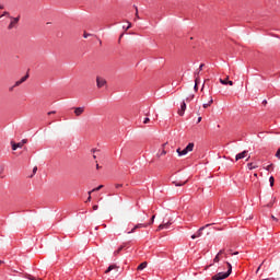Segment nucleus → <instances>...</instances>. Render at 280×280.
<instances>
[{
  "label": "nucleus",
  "instance_id": "nucleus-8",
  "mask_svg": "<svg viewBox=\"0 0 280 280\" xmlns=\"http://www.w3.org/2000/svg\"><path fill=\"white\" fill-rule=\"evenodd\" d=\"M18 23H19V18H11V22L8 26V30H14V27H16Z\"/></svg>",
  "mask_w": 280,
  "mask_h": 280
},
{
  "label": "nucleus",
  "instance_id": "nucleus-53",
  "mask_svg": "<svg viewBox=\"0 0 280 280\" xmlns=\"http://www.w3.org/2000/svg\"><path fill=\"white\" fill-rule=\"evenodd\" d=\"M248 159H250V158H247V160H246V161H248Z\"/></svg>",
  "mask_w": 280,
  "mask_h": 280
},
{
  "label": "nucleus",
  "instance_id": "nucleus-21",
  "mask_svg": "<svg viewBox=\"0 0 280 280\" xmlns=\"http://www.w3.org/2000/svg\"><path fill=\"white\" fill-rule=\"evenodd\" d=\"M248 170H257V165L255 163L247 164Z\"/></svg>",
  "mask_w": 280,
  "mask_h": 280
},
{
  "label": "nucleus",
  "instance_id": "nucleus-28",
  "mask_svg": "<svg viewBox=\"0 0 280 280\" xmlns=\"http://www.w3.org/2000/svg\"><path fill=\"white\" fill-rule=\"evenodd\" d=\"M3 16H10V13L8 11H4L2 15H0V19H3Z\"/></svg>",
  "mask_w": 280,
  "mask_h": 280
},
{
  "label": "nucleus",
  "instance_id": "nucleus-24",
  "mask_svg": "<svg viewBox=\"0 0 280 280\" xmlns=\"http://www.w3.org/2000/svg\"><path fill=\"white\" fill-rule=\"evenodd\" d=\"M135 10H136V19H141L139 16V8H137V5H133Z\"/></svg>",
  "mask_w": 280,
  "mask_h": 280
},
{
  "label": "nucleus",
  "instance_id": "nucleus-33",
  "mask_svg": "<svg viewBox=\"0 0 280 280\" xmlns=\"http://www.w3.org/2000/svg\"><path fill=\"white\" fill-rule=\"evenodd\" d=\"M143 124H150V118L149 117L144 118Z\"/></svg>",
  "mask_w": 280,
  "mask_h": 280
},
{
  "label": "nucleus",
  "instance_id": "nucleus-26",
  "mask_svg": "<svg viewBox=\"0 0 280 280\" xmlns=\"http://www.w3.org/2000/svg\"><path fill=\"white\" fill-rule=\"evenodd\" d=\"M229 255H240V252H234L233 249L228 250Z\"/></svg>",
  "mask_w": 280,
  "mask_h": 280
},
{
  "label": "nucleus",
  "instance_id": "nucleus-14",
  "mask_svg": "<svg viewBox=\"0 0 280 280\" xmlns=\"http://www.w3.org/2000/svg\"><path fill=\"white\" fill-rule=\"evenodd\" d=\"M185 149L186 152H194V142H189Z\"/></svg>",
  "mask_w": 280,
  "mask_h": 280
},
{
  "label": "nucleus",
  "instance_id": "nucleus-54",
  "mask_svg": "<svg viewBox=\"0 0 280 280\" xmlns=\"http://www.w3.org/2000/svg\"><path fill=\"white\" fill-rule=\"evenodd\" d=\"M248 159H250V158H247V160H246V161H248Z\"/></svg>",
  "mask_w": 280,
  "mask_h": 280
},
{
  "label": "nucleus",
  "instance_id": "nucleus-37",
  "mask_svg": "<svg viewBox=\"0 0 280 280\" xmlns=\"http://www.w3.org/2000/svg\"><path fill=\"white\" fill-rule=\"evenodd\" d=\"M89 36H91V34H89V33L83 34V38H89Z\"/></svg>",
  "mask_w": 280,
  "mask_h": 280
},
{
  "label": "nucleus",
  "instance_id": "nucleus-22",
  "mask_svg": "<svg viewBox=\"0 0 280 280\" xmlns=\"http://www.w3.org/2000/svg\"><path fill=\"white\" fill-rule=\"evenodd\" d=\"M269 183H270V187H275V177L273 176L269 177Z\"/></svg>",
  "mask_w": 280,
  "mask_h": 280
},
{
  "label": "nucleus",
  "instance_id": "nucleus-45",
  "mask_svg": "<svg viewBox=\"0 0 280 280\" xmlns=\"http://www.w3.org/2000/svg\"><path fill=\"white\" fill-rule=\"evenodd\" d=\"M194 89L195 91H198V83L195 84Z\"/></svg>",
  "mask_w": 280,
  "mask_h": 280
},
{
  "label": "nucleus",
  "instance_id": "nucleus-18",
  "mask_svg": "<svg viewBox=\"0 0 280 280\" xmlns=\"http://www.w3.org/2000/svg\"><path fill=\"white\" fill-rule=\"evenodd\" d=\"M211 104H213V97L210 96V101L208 103H205L202 106H203V108H209V106H211Z\"/></svg>",
  "mask_w": 280,
  "mask_h": 280
},
{
  "label": "nucleus",
  "instance_id": "nucleus-50",
  "mask_svg": "<svg viewBox=\"0 0 280 280\" xmlns=\"http://www.w3.org/2000/svg\"><path fill=\"white\" fill-rule=\"evenodd\" d=\"M96 170H100V164H96Z\"/></svg>",
  "mask_w": 280,
  "mask_h": 280
},
{
  "label": "nucleus",
  "instance_id": "nucleus-30",
  "mask_svg": "<svg viewBox=\"0 0 280 280\" xmlns=\"http://www.w3.org/2000/svg\"><path fill=\"white\" fill-rule=\"evenodd\" d=\"M116 189H121L124 187V184H115Z\"/></svg>",
  "mask_w": 280,
  "mask_h": 280
},
{
  "label": "nucleus",
  "instance_id": "nucleus-11",
  "mask_svg": "<svg viewBox=\"0 0 280 280\" xmlns=\"http://www.w3.org/2000/svg\"><path fill=\"white\" fill-rule=\"evenodd\" d=\"M84 113V107H75L74 108V115L77 117H80V115H82Z\"/></svg>",
  "mask_w": 280,
  "mask_h": 280
},
{
  "label": "nucleus",
  "instance_id": "nucleus-42",
  "mask_svg": "<svg viewBox=\"0 0 280 280\" xmlns=\"http://www.w3.org/2000/svg\"><path fill=\"white\" fill-rule=\"evenodd\" d=\"M48 115H56V110L48 112Z\"/></svg>",
  "mask_w": 280,
  "mask_h": 280
},
{
  "label": "nucleus",
  "instance_id": "nucleus-15",
  "mask_svg": "<svg viewBox=\"0 0 280 280\" xmlns=\"http://www.w3.org/2000/svg\"><path fill=\"white\" fill-rule=\"evenodd\" d=\"M145 268H148V262L143 261L142 264H140L137 268V270H145Z\"/></svg>",
  "mask_w": 280,
  "mask_h": 280
},
{
  "label": "nucleus",
  "instance_id": "nucleus-38",
  "mask_svg": "<svg viewBox=\"0 0 280 280\" xmlns=\"http://www.w3.org/2000/svg\"><path fill=\"white\" fill-rule=\"evenodd\" d=\"M14 89H16V86L12 85L11 88H9L10 93H12V91H14Z\"/></svg>",
  "mask_w": 280,
  "mask_h": 280
},
{
  "label": "nucleus",
  "instance_id": "nucleus-23",
  "mask_svg": "<svg viewBox=\"0 0 280 280\" xmlns=\"http://www.w3.org/2000/svg\"><path fill=\"white\" fill-rule=\"evenodd\" d=\"M27 78H30V74H26V75L22 77V78L20 79L21 83L23 84V82H26V81H27Z\"/></svg>",
  "mask_w": 280,
  "mask_h": 280
},
{
  "label": "nucleus",
  "instance_id": "nucleus-35",
  "mask_svg": "<svg viewBox=\"0 0 280 280\" xmlns=\"http://www.w3.org/2000/svg\"><path fill=\"white\" fill-rule=\"evenodd\" d=\"M97 209H100V206L98 205H94L93 206V211H97Z\"/></svg>",
  "mask_w": 280,
  "mask_h": 280
},
{
  "label": "nucleus",
  "instance_id": "nucleus-3",
  "mask_svg": "<svg viewBox=\"0 0 280 280\" xmlns=\"http://www.w3.org/2000/svg\"><path fill=\"white\" fill-rule=\"evenodd\" d=\"M207 226H211V224H206L205 226H201L196 234H192L190 237L191 240H196L198 237H202V231L207 229Z\"/></svg>",
  "mask_w": 280,
  "mask_h": 280
},
{
  "label": "nucleus",
  "instance_id": "nucleus-36",
  "mask_svg": "<svg viewBox=\"0 0 280 280\" xmlns=\"http://www.w3.org/2000/svg\"><path fill=\"white\" fill-rule=\"evenodd\" d=\"M154 218H156V215H153V217L151 218V222H149V224H154Z\"/></svg>",
  "mask_w": 280,
  "mask_h": 280
},
{
  "label": "nucleus",
  "instance_id": "nucleus-34",
  "mask_svg": "<svg viewBox=\"0 0 280 280\" xmlns=\"http://www.w3.org/2000/svg\"><path fill=\"white\" fill-rule=\"evenodd\" d=\"M267 172H270L272 170V164H269L267 167H266Z\"/></svg>",
  "mask_w": 280,
  "mask_h": 280
},
{
  "label": "nucleus",
  "instance_id": "nucleus-16",
  "mask_svg": "<svg viewBox=\"0 0 280 280\" xmlns=\"http://www.w3.org/2000/svg\"><path fill=\"white\" fill-rule=\"evenodd\" d=\"M104 185H100L96 188H93L92 190L89 191V196H91V194H93L94 191H100V189H103Z\"/></svg>",
  "mask_w": 280,
  "mask_h": 280
},
{
  "label": "nucleus",
  "instance_id": "nucleus-1",
  "mask_svg": "<svg viewBox=\"0 0 280 280\" xmlns=\"http://www.w3.org/2000/svg\"><path fill=\"white\" fill-rule=\"evenodd\" d=\"M228 266V271L226 272H219L212 277V280H223L226 279L231 276V272H233V266L231 262L226 261L225 262Z\"/></svg>",
  "mask_w": 280,
  "mask_h": 280
},
{
  "label": "nucleus",
  "instance_id": "nucleus-46",
  "mask_svg": "<svg viewBox=\"0 0 280 280\" xmlns=\"http://www.w3.org/2000/svg\"><path fill=\"white\" fill-rule=\"evenodd\" d=\"M198 124H200L202 121V117H198Z\"/></svg>",
  "mask_w": 280,
  "mask_h": 280
},
{
  "label": "nucleus",
  "instance_id": "nucleus-20",
  "mask_svg": "<svg viewBox=\"0 0 280 280\" xmlns=\"http://www.w3.org/2000/svg\"><path fill=\"white\" fill-rule=\"evenodd\" d=\"M122 250H124V245H121L120 247H118L117 250L114 252L115 257H117V255H119Z\"/></svg>",
  "mask_w": 280,
  "mask_h": 280
},
{
  "label": "nucleus",
  "instance_id": "nucleus-12",
  "mask_svg": "<svg viewBox=\"0 0 280 280\" xmlns=\"http://www.w3.org/2000/svg\"><path fill=\"white\" fill-rule=\"evenodd\" d=\"M162 150L156 153L158 159H161V156H165L167 154V151H165V144L162 145Z\"/></svg>",
  "mask_w": 280,
  "mask_h": 280
},
{
  "label": "nucleus",
  "instance_id": "nucleus-29",
  "mask_svg": "<svg viewBox=\"0 0 280 280\" xmlns=\"http://www.w3.org/2000/svg\"><path fill=\"white\" fill-rule=\"evenodd\" d=\"M262 264H266V260H264L262 262H261V265ZM261 265L257 268V270H256V275H258L259 273V271L261 270Z\"/></svg>",
  "mask_w": 280,
  "mask_h": 280
},
{
  "label": "nucleus",
  "instance_id": "nucleus-4",
  "mask_svg": "<svg viewBox=\"0 0 280 280\" xmlns=\"http://www.w3.org/2000/svg\"><path fill=\"white\" fill-rule=\"evenodd\" d=\"M96 86H97V89H102V88L106 86V79H104L102 77H97L96 78Z\"/></svg>",
  "mask_w": 280,
  "mask_h": 280
},
{
  "label": "nucleus",
  "instance_id": "nucleus-49",
  "mask_svg": "<svg viewBox=\"0 0 280 280\" xmlns=\"http://www.w3.org/2000/svg\"><path fill=\"white\" fill-rule=\"evenodd\" d=\"M3 8H4L3 4H0V10H3Z\"/></svg>",
  "mask_w": 280,
  "mask_h": 280
},
{
  "label": "nucleus",
  "instance_id": "nucleus-25",
  "mask_svg": "<svg viewBox=\"0 0 280 280\" xmlns=\"http://www.w3.org/2000/svg\"><path fill=\"white\" fill-rule=\"evenodd\" d=\"M194 97H195L194 94L187 96L186 102H188V103L191 102L194 100Z\"/></svg>",
  "mask_w": 280,
  "mask_h": 280
},
{
  "label": "nucleus",
  "instance_id": "nucleus-10",
  "mask_svg": "<svg viewBox=\"0 0 280 280\" xmlns=\"http://www.w3.org/2000/svg\"><path fill=\"white\" fill-rule=\"evenodd\" d=\"M219 82H221L225 86L226 84H229L230 86H233V81H229V77H226L225 79H219Z\"/></svg>",
  "mask_w": 280,
  "mask_h": 280
},
{
  "label": "nucleus",
  "instance_id": "nucleus-41",
  "mask_svg": "<svg viewBox=\"0 0 280 280\" xmlns=\"http://www.w3.org/2000/svg\"><path fill=\"white\" fill-rule=\"evenodd\" d=\"M202 67H205V63H201V65L199 66V71H202Z\"/></svg>",
  "mask_w": 280,
  "mask_h": 280
},
{
  "label": "nucleus",
  "instance_id": "nucleus-27",
  "mask_svg": "<svg viewBox=\"0 0 280 280\" xmlns=\"http://www.w3.org/2000/svg\"><path fill=\"white\" fill-rule=\"evenodd\" d=\"M214 264H218L220 261V255L217 254V256L213 259Z\"/></svg>",
  "mask_w": 280,
  "mask_h": 280
},
{
  "label": "nucleus",
  "instance_id": "nucleus-2",
  "mask_svg": "<svg viewBox=\"0 0 280 280\" xmlns=\"http://www.w3.org/2000/svg\"><path fill=\"white\" fill-rule=\"evenodd\" d=\"M148 226H150V223H138V224H136V225L132 228L131 231H129V232H127V233H128V235H130V233H135V231H136L137 229H148Z\"/></svg>",
  "mask_w": 280,
  "mask_h": 280
},
{
  "label": "nucleus",
  "instance_id": "nucleus-51",
  "mask_svg": "<svg viewBox=\"0 0 280 280\" xmlns=\"http://www.w3.org/2000/svg\"><path fill=\"white\" fill-rule=\"evenodd\" d=\"M98 44L102 45V39H98Z\"/></svg>",
  "mask_w": 280,
  "mask_h": 280
},
{
  "label": "nucleus",
  "instance_id": "nucleus-43",
  "mask_svg": "<svg viewBox=\"0 0 280 280\" xmlns=\"http://www.w3.org/2000/svg\"><path fill=\"white\" fill-rule=\"evenodd\" d=\"M271 218L275 220V222H279V219H277L275 215H271Z\"/></svg>",
  "mask_w": 280,
  "mask_h": 280
},
{
  "label": "nucleus",
  "instance_id": "nucleus-19",
  "mask_svg": "<svg viewBox=\"0 0 280 280\" xmlns=\"http://www.w3.org/2000/svg\"><path fill=\"white\" fill-rule=\"evenodd\" d=\"M117 268V265H110L107 269H106V275H108V272H110L112 270H115Z\"/></svg>",
  "mask_w": 280,
  "mask_h": 280
},
{
  "label": "nucleus",
  "instance_id": "nucleus-39",
  "mask_svg": "<svg viewBox=\"0 0 280 280\" xmlns=\"http://www.w3.org/2000/svg\"><path fill=\"white\" fill-rule=\"evenodd\" d=\"M36 172H38V167H37V166H34V168H33V174H36Z\"/></svg>",
  "mask_w": 280,
  "mask_h": 280
},
{
  "label": "nucleus",
  "instance_id": "nucleus-40",
  "mask_svg": "<svg viewBox=\"0 0 280 280\" xmlns=\"http://www.w3.org/2000/svg\"><path fill=\"white\" fill-rule=\"evenodd\" d=\"M217 255H219V256L224 255V249L219 250V253Z\"/></svg>",
  "mask_w": 280,
  "mask_h": 280
},
{
  "label": "nucleus",
  "instance_id": "nucleus-48",
  "mask_svg": "<svg viewBox=\"0 0 280 280\" xmlns=\"http://www.w3.org/2000/svg\"><path fill=\"white\" fill-rule=\"evenodd\" d=\"M262 104H268V101L264 100V101H262Z\"/></svg>",
  "mask_w": 280,
  "mask_h": 280
},
{
  "label": "nucleus",
  "instance_id": "nucleus-5",
  "mask_svg": "<svg viewBox=\"0 0 280 280\" xmlns=\"http://www.w3.org/2000/svg\"><path fill=\"white\" fill-rule=\"evenodd\" d=\"M27 143V140L23 139L21 142L14 143L12 142V150H19V148H23Z\"/></svg>",
  "mask_w": 280,
  "mask_h": 280
},
{
  "label": "nucleus",
  "instance_id": "nucleus-47",
  "mask_svg": "<svg viewBox=\"0 0 280 280\" xmlns=\"http://www.w3.org/2000/svg\"><path fill=\"white\" fill-rule=\"evenodd\" d=\"M88 202H91V195H89L88 197Z\"/></svg>",
  "mask_w": 280,
  "mask_h": 280
},
{
  "label": "nucleus",
  "instance_id": "nucleus-17",
  "mask_svg": "<svg viewBox=\"0 0 280 280\" xmlns=\"http://www.w3.org/2000/svg\"><path fill=\"white\" fill-rule=\"evenodd\" d=\"M173 184L175 185V187H183V185L187 184V180H185V182H173Z\"/></svg>",
  "mask_w": 280,
  "mask_h": 280
},
{
  "label": "nucleus",
  "instance_id": "nucleus-44",
  "mask_svg": "<svg viewBox=\"0 0 280 280\" xmlns=\"http://www.w3.org/2000/svg\"><path fill=\"white\" fill-rule=\"evenodd\" d=\"M130 27H132V24L129 22V24H128L126 30H130Z\"/></svg>",
  "mask_w": 280,
  "mask_h": 280
},
{
  "label": "nucleus",
  "instance_id": "nucleus-13",
  "mask_svg": "<svg viewBox=\"0 0 280 280\" xmlns=\"http://www.w3.org/2000/svg\"><path fill=\"white\" fill-rule=\"evenodd\" d=\"M176 152H177L178 156H185V155H187V154L189 153V152L187 151V149L180 150V148H178V149L176 150Z\"/></svg>",
  "mask_w": 280,
  "mask_h": 280
},
{
  "label": "nucleus",
  "instance_id": "nucleus-9",
  "mask_svg": "<svg viewBox=\"0 0 280 280\" xmlns=\"http://www.w3.org/2000/svg\"><path fill=\"white\" fill-rule=\"evenodd\" d=\"M248 154V151H243L235 156V161H241V159H246V155Z\"/></svg>",
  "mask_w": 280,
  "mask_h": 280
},
{
  "label": "nucleus",
  "instance_id": "nucleus-52",
  "mask_svg": "<svg viewBox=\"0 0 280 280\" xmlns=\"http://www.w3.org/2000/svg\"><path fill=\"white\" fill-rule=\"evenodd\" d=\"M1 264H3V260H0V266H1Z\"/></svg>",
  "mask_w": 280,
  "mask_h": 280
},
{
  "label": "nucleus",
  "instance_id": "nucleus-6",
  "mask_svg": "<svg viewBox=\"0 0 280 280\" xmlns=\"http://www.w3.org/2000/svg\"><path fill=\"white\" fill-rule=\"evenodd\" d=\"M170 226H172V221L168 220L165 222L164 220L163 223L158 226V231H163V229H170Z\"/></svg>",
  "mask_w": 280,
  "mask_h": 280
},
{
  "label": "nucleus",
  "instance_id": "nucleus-7",
  "mask_svg": "<svg viewBox=\"0 0 280 280\" xmlns=\"http://www.w3.org/2000/svg\"><path fill=\"white\" fill-rule=\"evenodd\" d=\"M185 110H187V103L183 101L180 104V108L178 109V115L183 117V115H185Z\"/></svg>",
  "mask_w": 280,
  "mask_h": 280
},
{
  "label": "nucleus",
  "instance_id": "nucleus-32",
  "mask_svg": "<svg viewBox=\"0 0 280 280\" xmlns=\"http://www.w3.org/2000/svg\"><path fill=\"white\" fill-rule=\"evenodd\" d=\"M276 158L280 160V148L276 152Z\"/></svg>",
  "mask_w": 280,
  "mask_h": 280
},
{
  "label": "nucleus",
  "instance_id": "nucleus-31",
  "mask_svg": "<svg viewBox=\"0 0 280 280\" xmlns=\"http://www.w3.org/2000/svg\"><path fill=\"white\" fill-rule=\"evenodd\" d=\"M21 84H23V83H22L21 80H19V81H16V82L14 83V86H21Z\"/></svg>",
  "mask_w": 280,
  "mask_h": 280
}]
</instances>
